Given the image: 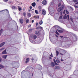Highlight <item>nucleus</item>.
I'll return each instance as SVG.
<instances>
[{
  "mask_svg": "<svg viewBox=\"0 0 78 78\" xmlns=\"http://www.w3.org/2000/svg\"><path fill=\"white\" fill-rule=\"evenodd\" d=\"M5 42H3L2 43L0 44V47H3V46L4 45H5Z\"/></svg>",
  "mask_w": 78,
  "mask_h": 78,
  "instance_id": "nucleus-7",
  "label": "nucleus"
},
{
  "mask_svg": "<svg viewBox=\"0 0 78 78\" xmlns=\"http://www.w3.org/2000/svg\"><path fill=\"white\" fill-rule=\"evenodd\" d=\"M31 38L32 39H34L35 40V39H36V38L37 37L36 35H31Z\"/></svg>",
  "mask_w": 78,
  "mask_h": 78,
  "instance_id": "nucleus-2",
  "label": "nucleus"
},
{
  "mask_svg": "<svg viewBox=\"0 0 78 78\" xmlns=\"http://www.w3.org/2000/svg\"><path fill=\"white\" fill-rule=\"evenodd\" d=\"M35 12L36 14H39V12H38V11H37V10H35Z\"/></svg>",
  "mask_w": 78,
  "mask_h": 78,
  "instance_id": "nucleus-26",
  "label": "nucleus"
},
{
  "mask_svg": "<svg viewBox=\"0 0 78 78\" xmlns=\"http://www.w3.org/2000/svg\"><path fill=\"white\" fill-rule=\"evenodd\" d=\"M2 54H6V53H6V50L5 49L4 51H3L2 52Z\"/></svg>",
  "mask_w": 78,
  "mask_h": 78,
  "instance_id": "nucleus-10",
  "label": "nucleus"
},
{
  "mask_svg": "<svg viewBox=\"0 0 78 78\" xmlns=\"http://www.w3.org/2000/svg\"><path fill=\"white\" fill-rule=\"evenodd\" d=\"M55 36L56 37H58V35H56Z\"/></svg>",
  "mask_w": 78,
  "mask_h": 78,
  "instance_id": "nucleus-59",
  "label": "nucleus"
},
{
  "mask_svg": "<svg viewBox=\"0 0 78 78\" xmlns=\"http://www.w3.org/2000/svg\"><path fill=\"white\" fill-rule=\"evenodd\" d=\"M34 60V58H32L31 59V61H32V62H33Z\"/></svg>",
  "mask_w": 78,
  "mask_h": 78,
  "instance_id": "nucleus-35",
  "label": "nucleus"
},
{
  "mask_svg": "<svg viewBox=\"0 0 78 78\" xmlns=\"http://www.w3.org/2000/svg\"><path fill=\"white\" fill-rule=\"evenodd\" d=\"M55 63L56 66H58V64L56 62H55Z\"/></svg>",
  "mask_w": 78,
  "mask_h": 78,
  "instance_id": "nucleus-42",
  "label": "nucleus"
},
{
  "mask_svg": "<svg viewBox=\"0 0 78 78\" xmlns=\"http://www.w3.org/2000/svg\"><path fill=\"white\" fill-rule=\"evenodd\" d=\"M60 69V68L59 66H55V69Z\"/></svg>",
  "mask_w": 78,
  "mask_h": 78,
  "instance_id": "nucleus-18",
  "label": "nucleus"
},
{
  "mask_svg": "<svg viewBox=\"0 0 78 78\" xmlns=\"http://www.w3.org/2000/svg\"><path fill=\"white\" fill-rule=\"evenodd\" d=\"M70 19L71 20V21H72V22H73V18H71V17L70 16Z\"/></svg>",
  "mask_w": 78,
  "mask_h": 78,
  "instance_id": "nucleus-27",
  "label": "nucleus"
},
{
  "mask_svg": "<svg viewBox=\"0 0 78 78\" xmlns=\"http://www.w3.org/2000/svg\"><path fill=\"white\" fill-rule=\"evenodd\" d=\"M64 8V5H62L60 7L58 8V12H59L60 11H62Z\"/></svg>",
  "mask_w": 78,
  "mask_h": 78,
  "instance_id": "nucleus-1",
  "label": "nucleus"
},
{
  "mask_svg": "<svg viewBox=\"0 0 78 78\" xmlns=\"http://www.w3.org/2000/svg\"><path fill=\"white\" fill-rule=\"evenodd\" d=\"M43 23V22H42V20H41L39 22V24L40 25H42Z\"/></svg>",
  "mask_w": 78,
  "mask_h": 78,
  "instance_id": "nucleus-24",
  "label": "nucleus"
},
{
  "mask_svg": "<svg viewBox=\"0 0 78 78\" xmlns=\"http://www.w3.org/2000/svg\"><path fill=\"white\" fill-rule=\"evenodd\" d=\"M77 1H78V0H73V2L75 3V5H78V1L77 2Z\"/></svg>",
  "mask_w": 78,
  "mask_h": 78,
  "instance_id": "nucleus-8",
  "label": "nucleus"
},
{
  "mask_svg": "<svg viewBox=\"0 0 78 78\" xmlns=\"http://www.w3.org/2000/svg\"><path fill=\"white\" fill-rule=\"evenodd\" d=\"M64 61V60H62V58L61 61Z\"/></svg>",
  "mask_w": 78,
  "mask_h": 78,
  "instance_id": "nucleus-60",
  "label": "nucleus"
},
{
  "mask_svg": "<svg viewBox=\"0 0 78 78\" xmlns=\"http://www.w3.org/2000/svg\"><path fill=\"white\" fill-rule=\"evenodd\" d=\"M49 59H51V58L50 57H49Z\"/></svg>",
  "mask_w": 78,
  "mask_h": 78,
  "instance_id": "nucleus-61",
  "label": "nucleus"
},
{
  "mask_svg": "<svg viewBox=\"0 0 78 78\" xmlns=\"http://www.w3.org/2000/svg\"><path fill=\"white\" fill-rule=\"evenodd\" d=\"M40 12H41V10H40L39 11Z\"/></svg>",
  "mask_w": 78,
  "mask_h": 78,
  "instance_id": "nucleus-58",
  "label": "nucleus"
},
{
  "mask_svg": "<svg viewBox=\"0 0 78 78\" xmlns=\"http://www.w3.org/2000/svg\"><path fill=\"white\" fill-rule=\"evenodd\" d=\"M40 0H37V2H39Z\"/></svg>",
  "mask_w": 78,
  "mask_h": 78,
  "instance_id": "nucleus-63",
  "label": "nucleus"
},
{
  "mask_svg": "<svg viewBox=\"0 0 78 78\" xmlns=\"http://www.w3.org/2000/svg\"><path fill=\"white\" fill-rule=\"evenodd\" d=\"M64 19H66L67 18V16H66V15H64L63 17Z\"/></svg>",
  "mask_w": 78,
  "mask_h": 78,
  "instance_id": "nucleus-22",
  "label": "nucleus"
},
{
  "mask_svg": "<svg viewBox=\"0 0 78 78\" xmlns=\"http://www.w3.org/2000/svg\"><path fill=\"white\" fill-rule=\"evenodd\" d=\"M29 20L27 18H26V23H28L29 22Z\"/></svg>",
  "mask_w": 78,
  "mask_h": 78,
  "instance_id": "nucleus-9",
  "label": "nucleus"
},
{
  "mask_svg": "<svg viewBox=\"0 0 78 78\" xmlns=\"http://www.w3.org/2000/svg\"><path fill=\"white\" fill-rule=\"evenodd\" d=\"M19 11H20L22 10V9L21 8H19Z\"/></svg>",
  "mask_w": 78,
  "mask_h": 78,
  "instance_id": "nucleus-39",
  "label": "nucleus"
},
{
  "mask_svg": "<svg viewBox=\"0 0 78 78\" xmlns=\"http://www.w3.org/2000/svg\"><path fill=\"white\" fill-rule=\"evenodd\" d=\"M30 9H32V7L31 6H30Z\"/></svg>",
  "mask_w": 78,
  "mask_h": 78,
  "instance_id": "nucleus-48",
  "label": "nucleus"
},
{
  "mask_svg": "<svg viewBox=\"0 0 78 78\" xmlns=\"http://www.w3.org/2000/svg\"><path fill=\"white\" fill-rule=\"evenodd\" d=\"M40 29H43V28H42V27H40Z\"/></svg>",
  "mask_w": 78,
  "mask_h": 78,
  "instance_id": "nucleus-50",
  "label": "nucleus"
},
{
  "mask_svg": "<svg viewBox=\"0 0 78 78\" xmlns=\"http://www.w3.org/2000/svg\"><path fill=\"white\" fill-rule=\"evenodd\" d=\"M61 3H59V4L58 5V7H59V6H61Z\"/></svg>",
  "mask_w": 78,
  "mask_h": 78,
  "instance_id": "nucleus-37",
  "label": "nucleus"
},
{
  "mask_svg": "<svg viewBox=\"0 0 78 78\" xmlns=\"http://www.w3.org/2000/svg\"><path fill=\"white\" fill-rule=\"evenodd\" d=\"M5 10L7 12H8V13H9V11H8V10L7 9L4 10H2V11H0V12H2V11H5Z\"/></svg>",
  "mask_w": 78,
  "mask_h": 78,
  "instance_id": "nucleus-25",
  "label": "nucleus"
},
{
  "mask_svg": "<svg viewBox=\"0 0 78 78\" xmlns=\"http://www.w3.org/2000/svg\"><path fill=\"white\" fill-rule=\"evenodd\" d=\"M67 17H68V20H70V19L69 18V15H67Z\"/></svg>",
  "mask_w": 78,
  "mask_h": 78,
  "instance_id": "nucleus-32",
  "label": "nucleus"
},
{
  "mask_svg": "<svg viewBox=\"0 0 78 78\" xmlns=\"http://www.w3.org/2000/svg\"><path fill=\"white\" fill-rule=\"evenodd\" d=\"M55 33L56 34H57V35H59V33H58V32H57V31H56Z\"/></svg>",
  "mask_w": 78,
  "mask_h": 78,
  "instance_id": "nucleus-38",
  "label": "nucleus"
},
{
  "mask_svg": "<svg viewBox=\"0 0 78 78\" xmlns=\"http://www.w3.org/2000/svg\"><path fill=\"white\" fill-rule=\"evenodd\" d=\"M36 25H38V23L37 22L36 23Z\"/></svg>",
  "mask_w": 78,
  "mask_h": 78,
  "instance_id": "nucleus-52",
  "label": "nucleus"
},
{
  "mask_svg": "<svg viewBox=\"0 0 78 78\" xmlns=\"http://www.w3.org/2000/svg\"><path fill=\"white\" fill-rule=\"evenodd\" d=\"M23 16H24V17H25L26 16V13L25 12H23Z\"/></svg>",
  "mask_w": 78,
  "mask_h": 78,
  "instance_id": "nucleus-36",
  "label": "nucleus"
},
{
  "mask_svg": "<svg viewBox=\"0 0 78 78\" xmlns=\"http://www.w3.org/2000/svg\"><path fill=\"white\" fill-rule=\"evenodd\" d=\"M19 22L20 23H23V20L22 19H20L19 20Z\"/></svg>",
  "mask_w": 78,
  "mask_h": 78,
  "instance_id": "nucleus-5",
  "label": "nucleus"
},
{
  "mask_svg": "<svg viewBox=\"0 0 78 78\" xmlns=\"http://www.w3.org/2000/svg\"><path fill=\"white\" fill-rule=\"evenodd\" d=\"M30 42L32 43H33V44H35V42H34V41H32V40H31L30 41Z\"/></svg>",
  "mask_w": 78,
  "mask_h": 78,
  "instance_id": "nucleus-34",
  "label": "nucleus"
},
{
  "mask_svg": "<svg viewBox=\"0 0 78 78\" xmlns=\"http://www.w3.org/2000/svg\"><path fill=\"white\" fill-rule=\"evenodd\" d=\"M8 55H4L2 56V57L3 58H4V59H6V58L7 56Z\"/></svg>",
  "mask_w": 78,
  "mask_h": 78,
  "instance_id": "nucleus-11",
  "label": "nucleus"
},
{
  "mask_svg": "<svg viewBox=\"0 0 78 78\" xmlns=\"http://www.w3.org/2000/svg\"><path fill=\"white\" fill-rule=\"evenodd\" d=\"M54 62L55 63L56 62V60H55V59H54Z\"/></svg>",
  "mask_w": 78,
  "mask_h": 78,
  "instance_id": "nucleus-49",
  "label": "nucleus"
},
{
  "mask_svg": "<svg viewBox=\"0 0 78 78\" xmlns=\"http://www.w3.org/2000/svg\"><path fill=\"white\" fill-rule=\"evenodd\" d=\"M12 9H16V8L15 6H13L12 7Z\"/></svg>",
  "mask_w": 78,
  "mask_h": 78,
  "instance_id": "nucleus-30",
  "label": "nucleus"
},
{
  "mask_svg": "<svg viewBox=\"0 0 78 78\" xmlns=\"http://www.w3.org/2000/svg\"><path fill=\"white\" fill-rule=\"evenodd\" d=\"M26 60L27 61H26V63H27V62H29V60H30V58H27L26 59Z\"/></svg>",
  "mask_w": 78,
  "mask_h": 78,
  "instance_id": "nucleus-16",
  "label": "nucleus"
},
{
  "mask_svg": "<svg viewBox=\"0 0 78 78\" xmlns=\"http://www.w3.org/2000/svg\"><path fill=\"white\" fill-rule=\"evenodd\" d=\"M34 30V29H30L29 30V31L30 32V33H31L32 31H33V30Z\"/></svg>",
  "mask_w": 78,
  "mask_h": 78,
  "instance_id": "nucleus-21",
  "label": "nucleus"
},
{
  "mask_svg": "<svg viewBox=\"0 0 78 78\" xmlns=\"http://www.w3.org/2000/svg\"><path fill=\"white\" fill-rule=\"evenodd\" d=\"M66 12L67 14H69V12H68V11H67V10H66Z\"/></svg>",
  "mask_w": 78,
  "mask_h": 78,
  "instance_id": "nucleus-40",
  "label": "nucleus"
},
{
  "mask_svg": "<svg viewBox=\"0 0 78 78\" xmlns=\"http://www.w3.org/2000/svg\"><path fill=\"white\" fill-rule=\"evenodd\" d=\"M64 14H66V10H65L63 12Z\"/></svg>",
  "mask_w": 78,
  "mask_h": 78,
  "instance_id": "nucleus-44",
  "label": "nucleus"
},
{
  "mask_svg": "<svg viewBox=\"0 0 78 78\" xmlns=\"http://www.w3.org/2000/svg\"><path fill=\"white\" fill-rule=\"evenodd\" d=\"M27 15L29 16V17H31V13H28L27 14Z\"/></svg>",
  "mask_w": 78,
  "mask_h": 78,
  "instance_id": "nucleus-28",
  "label": "nucleus"
},
{
  "mask_svg": "<svg viewBox=\"0 0 78 78\" xmlns=\"http://www.w3.org/2000/svg\"><path fill=\"white\" fill-rule=\"evenodd\" d=\"M35 33L37 36H40L41 35V33L40 32H37V31H35Z\"/></svg>",
  "mask_w": 78,
  "mask_h": 78,
  "instance_id": "nucleus-4",
  "label": "nucleus"
},
{
  "mask_svg": "<svg viewBox=\"0 0 78 78\" xmlns=\"http://www.w3.org/2000/svg\"><path fill=\"white\" fill-rule=\"evenodd\" d=\"M60 55H64V54H65L64 53H63V54L60 53Z\"/></svg>",
  "mask_w": 78,
  "mask_h": 78,
  "instance_id": "nucleus-47",
  "label": "nucleus"
},
{
  "mask_svg": "<svg viewBox=\"0 0 78 78\" xmlns=\"http://www.w3.org/2000/svg\"><path fill=\"white\" fill-rule=\"evenodd\" d=\"M37 66H40V65L39 64H37Z\"/></svg>",
  "mask_w": 78,
  "mask_h": 78,
  "instance_id": "nucleus-64",
  "label": "nucleus"
},
{
  "mask_svg": "<svg viewBox=\"0 0 78 78\" xmlns=\"http://www.w3.org/2000/svg\"><path fill=\"white\" fill-rule=\"evenodd\" d=\"M42 13L43 15H45L46 14H47V12H46V11L44 9H43L42 11Z\"/></svg>",
  "mask_w": 78,
  "mask_h": 78,
  "instance_id": "nucleus-3",
  "label": "nucleus"
},
{
  "mask_svg": "<svg viewBox=\"0 0 78 78\" xmlns=\"http://www.w3.org/2000/svg\"><path fill=\"white\" fill-rule=\"evenodd\" d=\"M47 1H45V0L43 1L42 2V4L44 5H46V4H47Z\"/></svg>",
  "mask_w": 78,
  "mask_h": 78,
  "instance_id": "nucleus-6",
  "label": "nucleus"
},
{
  "mask_svg": "<svg viewBox=\"0 0 78 78\" xmlns=\"http://www.w3.org/2000/svg\"><path fill=\"white\" fill-rule=\"evenodd\" d=\"M59 19H62V16H61L59 17Z\"/></svg>",
  "mask_w": 78,
  "mask_h": 78,
  "instance_id": "nucleus-41",
  "label": "nucleus"
},
{
  "mask_svg": "<svg viewBox=\"0 0 78 78\" xmlns=\"http://www.w3.org/2000/svg\"><path fill=\"white\" fill-rule=\"evenodd\" d=\"M2 61V58L0 57V62H1Z\"/></svg>",
  "mask_w": 78,
  "mask_h": 78,
  "instance_id": "nucleus-53",
  "label": "nucleus"
},
{
  "mask_svg": "<svg viewBox=\"0 0 78 78\" xmlns=\"http://www.w3.org/2000/svg\"><path fill=\"white\" fill-rule=\"evenodd\" d=\"M57 31L59 33H63V32H64L63 30H58V29H57Z\"/></svg>",
  "mask_w": 78,
  "mask_h": 78,
  "instance_id": "nucleus-17",
  "label": "nucleus"
},
{
  "mask_svg": "<svg viewBox=\"0 0 78 78\" xmlns=\"http://www.w3.org/2000/svg\"><path fill=\"white\" fill-rule=\"evenodd\" d=\"M4 50V48H2L0 49V50Z\"/></svg>",
  "mask_w": 78,
  "mask_h": 78,
  "instance_id": "nucleus-57",
  "label": "nucleus"
},
{
  "mask_svg": "<svg viewBox=\"0 0 78 78\" xmlns=\"http://www.w3.org/2000/svg\"><path fill=\"white\" fill-rule=\"evenodd\" d=\"M4 1L5 2H8V0H4Z\"/></svg>",
  "mask_w": 78,
  "mask_h": 78,
  "instance_id": "nucleus-43",
  "label": "nucleus"
},
{
  "mask_svg": "<svg viewBox=\"0 0 78 78\" xmlns=\"http://www.w3.org/2000/svg\"><path fill=\"white\" fill-rule=\"evenodd\" d=\"M60 13L61 14V15H62V12H60Z\"/></svg>",
  "mask_w": 78,
  "mask_h": 78,
  "instance_id": "nucleus-56",
  "label": "nucleus"
},
{
  "mask_svg": "<svg viewBox=\"0 0 78 78\" xmlns=\"http://www.w3.org/2000/svg\"><path fill=\"white\" fill-rule=\"evenodd\" d=\"M39 28H40V27H37L36 28V29L37 30L39 29Z\"/></svg>",
  "mask_w": 78,
  "mask_h": 78,
  "instance_id": "nucleus-45",
  "label": "nucleus"
},
{
  "mask_svg": "<svg viewBox=\"0 0 78 78\" xmlns=\"http://www.w3.org/2000/svg\"><path fill=\"white\" fill-rule=\"evenodd\" d=\"M3 29H1V30H0V36H1V34H2V33L3 32Z\"/></svg>",
  "mask_w": 78,
  "mask_h": 78,
  "instance_id": "nucleus-20",
  "label": "nucleus"
},
{
  "mask_svg": "<svg viewBox=\"0 0 78 78\" xmlns=\"http://www.w3.org/2000/svg\"><path fill=\"white\" fill-rule=\"evenodd\" d=\"M50 56L51 58H52V57H53V55H52V54L51 53V55H50Z\"/></svg>",
  "mask_w": 78,
  "mask_h": 78,
  "instance_id": "nucleus-46",
  "label": "nucleus"
},
{
  "mask_svg": "<svg viewBox=\"0 0 78 78\" xmlns=\"http://www.w3.org/2000/svg\"><path fill=\"white\" fill-rule=\"evenodd\" d=\"M60 37H61V38H62L63 37V36H60Z\"/></svg>",
  "mask_w": 78,
  "mask_h": 78,
  "instance_id": "nucleus-54",
  "label": "nucleus"
},
{
  "mask_svg": "<svg viewBox=\"0 0 78 78\" xmlns=\"http://www.w3.org/2000/svg\"><path fill=\"white\" fill-rule=\"evenodd\" d=\"M8 3L9 4H10V5H12V4H13V2H12V1H9L8 2Z\"/></svg>",
  "mask_w": 78,
  "mask_h": 78,
  "instance_id": "nucleus-14",
  "label": "nucleus"
},
{
  "mask_svg": "<svg viewBox=\"0 0 78 78\" xmlns=\"http://www.w3.org/2000/svg\"><path fill=\"white\" fill-rule=\"evenodd\" d=\"M51 67H55V63L54 62H52L51 64Z\"/></svg>",
  "mask_w": 78,
  "mask_h": 78,
  "instance_id": "nucleus-12",
  "label": "nucleus"
},
{
  "mask_svg": "<svg viewBox=\"0 0 78 78\" xmlns=\"http://www.w3.org/2000/svg\"><path fill=\"white\" fill-rule=\"evenodd\" d=\"M56 61L57 63H59V62H60V61L59 60L57 59Z\"/></svg>",
  "mask_w": 78,
  "mask_h": 78,
  "instance_id": "nucleus-29",
  "label": "nucleus"
},
{
  "mask_svg": "<svg viewBox=\"0 0 78 78\" xmlns=\"http://www.w3.org/2000/svg\"><path fill=\"white\" fill-rule=\"evenodd\" d=\"M31 25H28V27L29 28V27H31Z\"/></svg>",
  "mask_w": 78,
  "mask_h": 78,
  "instance_id": "nucleus-51",
  "label": "nucleus"
},
{
  "mask_svg": "<svg viewBox=\"0 0 78 78\" xmlns=\"http://www.w3.org/2000/svg\"><path fill=\"white\" fill-rule=\"evenodd\" d=\"M57 56H58V55H59V52L58 51H56Z\"/></svg>",
  "mask_w": 78,
  "mask_h": 78,
  "instance_id": "nucleus-33",
  "label": "nucleus"
},
{
  "mask_svg": "<svg viewBox=\"0 0 78 78\" xmlns=\"http://www.w3.org/2000/svg\"><path fill=\"white\" fill-rule=\"evenodd\" d=\"M0 68H4V66L2 65L1 64H0Z\"/></svg>",
  "mask_w": 78,
  "mask_h": 78,
  "instance_id": "nucleus-23",
  "label": "nucleus"
},
{
  "mask_svg": "<svg viewBox=\"0 0 78 78\" xmlns=\"http://www.w3.org/2000/svg\"><path fill=\"white\" fill-rule=\"evenodd\" d=\"M50 7H49V8H48L49 12H50H50H51V11H52V12H54V10H52L51 11V10H50Z\"/></svg>",
  "mask_w": 78,
  "mask_h": 78,
  "instance_id": "nucleus-19",
  "label": "nucleus"
},
{
  "mask_svg": "<svg viewBox=\"0 0 78 78\" xmlns=\"http://www.w3.org/2000/svg\"><path fill=\"white\" fill-rule=\"evenodd\" d=\"M32 6L33 7H34L36 6V3L33 2L32 4Z\"/></svg>",
  "mask_w": 78,
  "mask_h": 78,
  "instance_id": "nucleus-13",
  "label": "nucleus"
},
{
  "mask_svg": "<svg viewBox=\"0 0 78 78\" xmlns=\"http://www.w3.org/2000/svg\"><path fill=\"white\" fill-rule=\"evenodd\" d=\"M56 2V0H53L52 1V3H55V2Z\"/></svg>",
  "mask_w": 78,
  "mask_h": 78,
  "instance_id": "nucleus-31",
  "label": "nucleus"
},
{
  "mask_svg": "<svg viewBox=\"0 0 78 78\" xmlns=\"http://www.w3.org/2000/svg\"><path fill=\"white\" fill-rule=\"evenodd\" d=\"M32 23H33L34 22V20H32V21H31Z\"/></svg>",
  "mask_w": 78,
  "mask_h": 78,
  "instance_id": "nucleus-55",
  "label": "nucleus"
},
{
  "mask_svg": "<svg viewBox=\"0 0 78 78\" xmlns=\"http://www.w3.org/2000/svg\"><path fill=\"white\" fill-rule=\"evenodd\" d=\"M31 10H29V12H30V11H31Z\"/></svg>",
  "mask_w": 78,
  "mask_h": 78,
  "instance_id": "nucleus-62",
  "label": "nucleus"
},
{
  "mask_svg": "<svg viewBox=\"0 0 78 78\" xmlns=\"http://www.w3.org/2000/svg\"><path fill=\"white\" fill-rule=\"evenodd\" d=\"M42 41V39H40V38L39 39V41H38V44H40Z\"/></svg>",
  "mask_w": 78,
  "mask_h": 78,
  "instance_id": "nucleus-15",
  "label": "nucleus"
}]
</instances>
